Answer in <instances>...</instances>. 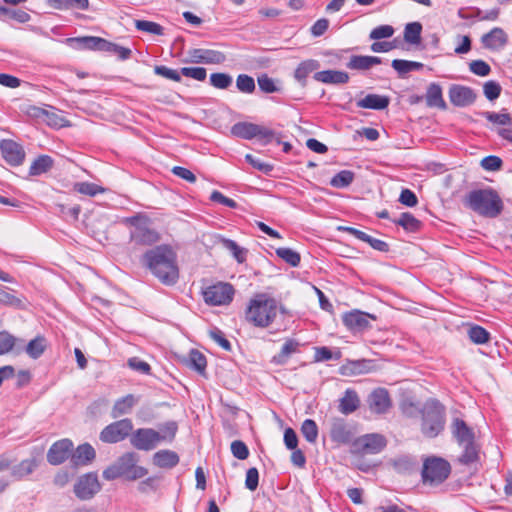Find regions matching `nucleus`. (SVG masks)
I'll return each instance as SVG.
<instances>
[{
  "instance_id": "obj_10",
  "label": "nucleus",
  "mask_w": 512,
  "mask_h": 512,
  "mask_svg": "<svg viewBox=\"0 0 512 512\" xmlns=\"http://www.w3.org/2000/svg\"><path fill=\"white\" fill-rule=\"evenodd\" d=\"M138 460L139 457L135 452L124 453L117 459L116 463L118 464L122 477L134 481L148 474V470L145 467L137 465Z\"/></svg>"
},
{
  "instance_id": "obj_58",
  "label": "nucleus",
  "mask_w": 512,
  "mask_h": 512,
  "mask_svg": "<svg viewBox=\"0 0 512 512\" xmlns=\"http://www.w3.org/2000/svg\"><path fill=\"white\" fill-rule=\"evenodd\" d=\"M469 69L473 74L481 77L488 76L491 72L490 65L484 60L471 61L469 63Z\"/></svg>"
},
{
  "instance_id": "obj_30",
  "label": "nucleus",
  "mask_w": 512,
  "mask_h": 512,
  "mask_svg": "<svg viewBox=\"0 0 512 512\" xmlns=\"http://www.w3.org/2000/svg\"><path fill=\"white\" fill-rule=\"evenodd\" d=\"M300 343L296 339H287L280 352L272 357L271 362L275 365H284L290 356L299 351Z\"/></svg>"
},
{
  "instance_id": "obj_63",
  "label": "nucleus",
  "mask_w": 512,
  "mask_h": 512,
  "mask_svg": "<svg viewBox=\"0 0 512 512\" xmlns=\"http://www.w3.org/2000/svg\"><path fill=\"white\" fill-rule=\"evenodd\" d=\"M414 466V459L408 456H401L394 461V467L398 472H409Z\"/></svg>"
},
{
  "instance_id": "obj_31",
  "label": "nucleus",
  "mask_w": 512,
  "mask_h": 512,
  "mask_svg": "<svg viewBox=\"0 0 512 512\" xmlns=\"http://www.w3.org/2000/svg\"><path fill=\"white\" fill-rule=\"evenodd\" d=\"M320 68V63L314 59L302 61L294 72V78L302 85L306 86L307 77L310 73L315 72Z\"/></svg>"
},
{
  "instance_id": "obj_34",
  "label": "nucleus",
  "mask_w": 512,
  "mask_h": 512,
  "mask_svg": "<svg viewBox=\"0 0 512 512\" xmlns=\"http://www.w3.org/2000/svg\"><path fill=\"white\" fill-rule=\"evenodd\" d=\"M54 166V160L49 155L38 156L31 164L29 169L30 176H39L47 173Z\"/></svg>"
},
{
  "instance_id": "obj_50",
  "label": "nucleus",
  "mask_w": 512,
  "mask_h": 512,
  "mask_svg": "<svg viewBox=\"0 0 512 512\" xmlns=\"http://www.w3.org/2000/svg\"><path fill=\"white\" fill-rule=\"evenodd\" d=\"M135 27L139 31L147 32L154 35L164 34V28L160 24L152 21L135 20Z\"/></svg>"
},
{
  "instance_id": "obj_60",
  "label": "nucleus",
  "mask_w": 512,
  "mask_h": 512,
  "mask_svg": "<svg viewBox=\"0 0 512 512\" xmlns=\"http://www.w3.org/2000/svg\"><path fill=\"white\" fill-rule=\"evenodd\" d=\"M502 165V159L495 155L486 156L481 160V167L486 171H498Z\"/></svg>"
},
{
  "instance_id": "obj_48",
  "label": "nucleus",
  "mask_w": 512,
  "mask_h": 512,
  "mask_svg": "<svg viewBox=\"0 0 512 512\" xmlns=\"http://www.w3.org/2000/svg\"><path fill=\"white\" fill-rule=\"evenodd\" d=\"M482 115L493 124L506 126L512 123V118L509 113L505 112V109L500 113L486 111L483 112Z\"/></svg>"
},
{
  "instance_id": "obj_62",
  "label": "nucleus",
  "mask_w": 512,
  "mask_h": 512,
  "mask_svg": "<svg viewBox=\"0 0 512 512\" xmlns=\"http://www.w3.org/2000/svg\"><path fill=\"white\" fill-rule=\"evenodd\" d=\"M394 34V28L390 25H380L370 32V39L379 40L389 38Z\"/></svg>"
},
{
  "instance_id": "obj_29",
  "label": "nucleus",
  "mask_w": 512,
  "mask_h": 512,
  "mask_svg": "<svg viewBox=\"0 0 512 512\" xmlns=\"http://www.w3.org/2000/svg\"><path fill=\"white\" fill-rule=\"evenodd\" d=\"M463 448L458 461L463 465H471L479 461L480 458V446L475 440L459 444Z\"/></svg>"
},
{
  "instance_id": "obj_56",
  "label": "nucleus",
  "mask_w": 512,
  "mask_h": 512,
  "mask_svg": "<svg viewBox=\"0 0 512 512\" xmlns=\"http://www.w3.org/2000/svg\"><path fill=\"white\" fill-rule=\"evenodd\" d=\"M105 47L106 48H105L104 52L113 53V54L117 55L120 60L129 59L131 56V53H132L131 49L120 46L116 43H112L108 40H107V45H105Z\"/></svg>"
},
{
  "instance_id": "obj_47",
  "label": "nucleus",
  "mask_w": 512,
  "mask_h": 512,
  "mask_svg": "<svg viewBox=\"0 0 512 512\" xmlns=\"http://www.w3.org/2000/svg\"><path fill=\"white\" fill-rule=\"evenodd\" d=\"M221 242L223 247L229 250L239 263H243L246 260L247 251L241 248L234 240L223 238Z\"/></svg>"
},
{
  "instance_id": "obj_61",
  "label": "nucleus",
  "mask_w": 512,
  "mask_h": 512,
  "mask_svg": "<svg viewBox=\"0 0 512 512\" xmlns=\"http://www.w3.org/2000/svg\"><path fill=\"white\" fill-rule=\"evenodd\" d=\"M154 73L156 75L162 76L164 78H167V79L175 81V82L181 81L180 73L177 70L168 68L164 65H156L154 67Z\"/></svg>"
},
{
  "instance_id": "obj_41",
  "label": "nucleus",
  "mask_w": 512,
  "mask_h": 512,
  "mask_svg": "<svg viewBox=\"0 0 512 512\" xmlns=\"http://www.w3.org/2000/svg\"><path fill=\"white\" fill-rule=\"evenodd\" d=\"M422 24L420 22L408 23L404 28V40L412 45H418L421 42Z\"/></svg>"
},
{
  "instance_id": "obj_51",
  "label": "nucleus",
  "mask_w": 512,
  "mask_h": 512,
  "mask_svg": "<svg viewBox=\"0 0 512 512\" xmlns=\"http://www.w3.org/2000/svg\"><path fill=\"white\" fill-rule=\"evenodd\" d=\"M236 87L240 92L246 94H251L256 89L253 77L247 74H240L237 76Z\"/></svg>"
},
{
  "instance_id": "obj_17",
  "label": "nucleus",
  "mask_w": 512,
  "mask_h": 512,
  "mask_svg": "<svg viewBox=\"0 0 512 512\" xmlns=\"http://www.w3.org/2000/svg\"><path fill=\"white\" fill-rule=\"evenodd\" d=\"M0 150L5 161L11 166H19L25 159V152L21 145L10 139L0 142Z\"/></svg>"
},
{
  "instance_id": "obj_27",
  "label": "nucleus",
  "mask_w": 512,
  "mask_h": 512,
  "mask_svg": "<svg viewBox=\"0 0 512 512\" xmlns=\"http://www.w3.org/2000/svg\"><path fill=\"white\" fill-rule=\"evenodd\" d=\"M390 98L384 95L367 94L364 98L357 101L359 108L384 110L389 106Z\"/></svg>"
},
{
  "instance_id": "obj_54",
  "label": "nucleus",
  "mask_w": 512,
  "mask_h": 512,
  "mask_svg": "<svg viewBox=\"0 0 512 512\" xmlns=\"http://www.w3.org/2000/svg\"><path fill=\"white\" fill-rule=\"evenodd\" d=\"M341 358V352L337 351L336 353H332V351L328 347H316L314 361L315 362H323L331 359L339 360Z\"/></svg>"
},
{
  "instance_id": "obj_11",
  "label": "nucleus",
  "mask_w": 512,
  "mask_h": 512,
  "mask_svg": "<svg viewBox=\"0 0 512 512\" xmlns=\"http://www.w3.org/2000/svg\"><path fill=\"white\" fill-rule=\"evenodd\" d=\"M101 490L97 473L89 472L80 476L74 484L75 496L83 501L92 499Z\"/></svg>"
},
{
  "instance_id": "obj_26",
  "label": "nucleus",
  "mask_w": 512,
  "mask_h": 512,
  "mask_svg": "<svg viewBox=\"0 0 512 512\" xmlns=\"http://www.w3.org/2000/svg\"><path fill=\"white\" fill-rule=\"evenodd\" d=\"M153 464L159 468L172 469L178 465L180 458L175 451L163 449L153 455Z\"/></svg>"
},
{
  "instance_id": "obj_8",
  "label": "nucleus",
  "mask_w": 512,
  "mask_h": 512,
  "mask_svg": "<svg viewBox=\"0 0 512 512\" xmlns=\"http://www.w3.org/2000/svg\"><path fill=\"white\" fill-rule=\"evenodd\" d=\"M234 292L230 283L218 282L203 290V298L211 306L227 305L233 300Z\"/></svg>"
},
{
  "instance_id": "obj_2",
  "label": "nucleus",
  "mask_w": 512,
  "mask_h": 512,
  "mask_svg": "<svg viewBox=\"0 0 512 512\" xmlns=\"http://www.w3.org/2000/svg\"><path fill=\"white\" fill-rule=\"evenodd\" d=\"M178 431L176 421H167L162 424L159 431L153 428H139L130 436L131 445L137 450H154L161 442L172 443Z\"/></svg>"
},
{
  "instance_id": "obj_23",
  "label": "nucleus",
  "mask_w": 512,
  "mask_h": 512,
  "mask_svg": "<svg viewBox=\"0 0 512 512\" xmlns=\"http://www.w3.org/2000/svg\"><path fill=\"white\" fill-rule=\"evenodd\" d=\"M313 78L324 84H346L349 81V74L345 71L324 70L314 73Z\"/></svg>"
},
{
  "instance_id": "obj_44",
  "label": "nucleus",
  "mask_w": 512,
  "mask_h": 512,
  "mask_svg": "<svg viewBox=\"0 0 512 512\" xmlns=\"http://www.w3.org/2000/svg\"><path fill=\"white\" fill-rule=\"evenodd\" d=\"M301 433L309 443H315L318 438V426L312 419H306L301 425Z\"/></svg>"
},
{
  "instance_id": "obj_37",
  "label": "nucleus",
  "mask_w": 512,
  "mask_h": 512,
  "mask_svg": "<svg viewBox=\"0 0 512 512\" xmlns=\"http://www.w3.org/2000/svg\"><path fill=\"white\" fill-rule=\"evenodd\" d=\"M393 222L401 226L405 231L411 233L418 232L422 228V222L409 212H403L400 217L393 220Z\"/></svg>"
},
{
  "instance_id": "obj_19",
  "label": "nucleus",
  "mask_w": 512,
  "mask_h": 512,
  "mask_svg": "<svg viewBox=\"0 0 512 512\" xmlns=\"http://www.w3.org/2000/svg\"><path fill=\"white\" fill-rule=\"evenodd\" d=\"M66 42L78 49L104 51L107 40L96 36L67 38Z\"/></svg>"
},
{
  "instance_id": "obj_64",
  "label": "nucleus",
  "mask_w": 512,
  "mask_h": 512,
  "mask_svg": "<svg viewBox=\"0 0 512 512\" xmlns=\"http://www.w3.org/2000/svg\"><path fill=\"white\" fill-rule=\"evenodd\" d=\"M259 484V472L257 468H249L246 472L245 486L250 491H255Z\"/></svg>"
},
{
  "instance_id": "obj_59",
  "label": "nucleus",
  "mask_w": 512,
  "mask_h": 512,
  "mask_svg": "<svg viewBox=\"0 0 512 512\" xmlns=\"http://www.w3.org/2000/svg\"><path fill=\"white\" fill-rule=\"evenodd\" d=\"M231 452L232 455L239 460H245L249 456V449L241 440H234L231 443Z\"/></svg>"
},
{
  "instance_id": "obj_24",
  "label": "nucleus",
  "mask_w": 512,
  "mask_h": 512,
  "mask_svg": "<svg viewBox=\"0 0 512 512\" xmlns=\"http://www.w3.org/2000/svg\"><path fill=\"white\" fill-rule=\"evenodd\" d=\"M426 105L431 108L446 110L447 104L443 99L442 87L438 83H430L425 95Z\"/></svg>"
},
{
  "instance_id": "obj_6",
  "label": "nucleus",
  "mask_w": 512,
  "mask_h": 512,
  "mask_svg": "<svg viewBox=\"0 0 512 512\" xmlns=\"http://www.w3.org/2000/svg\"><path fill=\"white\" fill-rule=\"evenodd\" d=\"M123 223L130 228L129 239L134 246H151L160 239L159 233L151 228L150 219L143 213L126 217Z\"/></svg>"
},
{
  "instance_id": "obj_13",
  "label": "nucleus",
  "mask_w": 512,
  "mask_h": 512,
  "mask_svg": "<svg viewBox=\"0 0 512 512\" xmlns=\"http://www.w3.org/2000/svg\"><path fill=\"white\" fill-rule=\"evenodd\" d=\"M370 320H376V317L360 310H352L342 316L345 327L353 332H362L370 328Z\"/></svg>"
},
{
  "instance_id": "obj_55",
  "label": "nucleus",
  "mask_w": 512,
  "mask_h": 512,
  "mask_svg": "<svg viewBox=\"0 0 512 512\" xmlns=\"http://www.w3.org/2000/svg\"><path fill=\"white\" fill-rule=\"evenodd\" d=\"M210 338L221 346L225 351L230 352L232 345L230 341L225 337L224 333L217 327L209 330Z\"/></svg>"
},
{
  "instance_id": "obj_39",
  "label": "nucleus",
  "mask_w": 512,
  "mask_h": 512,
  "mask_svg": "<svg viewBox=\"0 0 512 512\" xmlns=\"http://www.w3.org/2000/svg\"><path fill=\"white\" fill-rule=\"evenodd\" d=\"M46 347L45 337L38 335L28 342L25 351L32 359H38L45 352Z\"/></svg>"
},
{
  "instance_id": "obj_53",
  "label": "nucleus",
  "mask_w": 512,
  "mask_h": 512,
  "mask_svg": "<svg viewBox=\"0 0 512 512\" xmlns=\"http://www.w3.org/2000/svg\"><path fill=\"white\" fill-rule=\"evenodd\" d=\"M180 76L192 78L197 81H204L207 77V70L204 67H182Z\"/></svg>"
},
{
  "instance_id": "obj_36",
  "label": "nucleus",
  "mask_w": 512,
  "mask_h": 512,
  "mask_svg": "<svg viewBox=\"0 0 512 512\" xmlns=\"http://www.w3.org/2000/svg\"><path fill=\"white\" fill-rule=\"evenodd\" d=\"M258 125L248 122H238L231 128V133L239 138L252 139L257 136Z\"/></svg>"
},
{
  "instance_id": "obj_3",
  "label": "nucleus",
  "mask_w": 512,
  "mask_h": 512,
  "mask_svg": "<svg viewBox=\"0 0 512 512\" xmlns=\"http://www.w3.org/2000/svg\"><path fill=\"white\" fill-rule=\"evenodd\" d=\"M278 313L277 301L266 293H258L249 300L245 320L259 328L269 327Z\"/></svg>"
},
{
  "instance_id": "obj_43",
  "label": "nucleus",
  "mask_w": 512,
  "mask_h": 512,
  "mask_svg": "<svg viewBox=\"0 0 512 512\" xmlns=\"http://www.w3.org/2000/svg\"><path fill=\"white\" fill-rule=\"evenodd\" d=\"M276 255L284 260L286 263H288L292 267H297L300 264L301 257L298 252L291 248H277L275 251Z\"/></svg>"
},
{
  "instance_id": "obj_57",
  "label": "nucleus",
  "mask_w": 512,
  "mask_h": 512,
  "mask_svg": "<svg viewBox=\"0 0 512 512\" xmlns=\"http://www.w3.org/2000/svg\"><path fill=\"white\" fill-rule=\"evenodd\" d=\"M16 338L7 331H0V355L9 353L15 346Z\"/></svg>"
},
{
  "instance_id": "obj_52",
  "label": "nucleus",
  "mask_w": 512,
  "mask_h": 512,
  "mask_svg": "<svg viewBox=\"0 0 512 512\" xmlns=\"http://www.w3.org/2000/svg\"><path fill=\"white\" fill-rule=\"evenodd\" d=\"M502 91L501 85L495 80H489L483 85V93L489 101L496 100Z\"/></svg>"
},
{
  "instance_id": "obj_42",
  "label": "nucleus",
  "mask_w": 512,
  "mask_h": 512,
  "mask_svg": "<svg viewBox=\"0 0 512 512\" xmlns=\"http://www.w3.org/2000/svg\"><path fill=\"white\" fill-rule=\"evenodd\" d=\"M355 174L350 170H342L335 174L331 180L330 185L334 188H346L354 181Z\"/></svg>"
},
{
  "instance_id": "obj_14",
  "label": "nucleus",
  "mask_w": 512,
  "mask_h": 512,
  "mask_svg": "<svg viewBox=\"0 0 512 512\" xmlns=\"http://www.w3.org/2000/svg\"><path fill=\"white\" fill-rule=\"evenodd\" d=\"M448 96L450 102L456 107H468L477 99V94L471 87L461 84L450 85Z\"/></svg>"
},
{
  "instance_id": "obj_15",
  "label": "nucleus",
  "mask_w": 512,
  "mask_h": 512,
  "mask_svg": "<svg viewBox=\"0 0 512 512\" xmlns=\"http://www.w3.org/2000/svg\"><path fill=\"white\" fill-rule=\"evenodd\" d=\"M352 426L344 418L333 417L330 420V438L338 444H348L353 440Z\"/></svg>"
},
{
  "instance_id": "obj_25",
  "label": "nucleus",
  "mask_w": 512,
  "mask_h": 512,
  "mask_svg": "<svg viewBox=\"0 0 512 512\" xmlns=\"http://www.w3.org/2000/svg\"><path fill=\"white\" fill-rule=\"evenodd\" d=\"M360 407V398L354 389H346L343 396L339 399L338 410L349 415Z\"/></svg>"
},
{
  "instance_id": "obj_40",
  "label": "nucleus",
  "mask_w": 512,
  "mask_h": 512,
  "mask_svg": "<svg viewBox=\"0 0 512 512\" xmlns=\"http://www.w3.org/2000/svg\"><path fill=\"white\" fill-rule=\"evenodd\" d=\"M188 366L199 374L204 375L207 366L205 355L196 349H192L188 356Z\"/></svg>"
},
{
  "instance_id": "obj_4",
  "label": "nucleus",
  "mask_w": 512,
  "mask_h": 512,
  "mask_svg": "<svg viewBox=\"0 0 512 512\" xmlns=\"http://www.w3.org/2000/svg\"><path fill=\"white\" fill-rule=\"evenodd\" d=\"M463 203L465 207L487 218L497 217L504 207L498 192L490 187L470 191L464 197Z\"/></svg>"
},
{
  "instance_id": "obj_49",
  "label": "nucleus",
  "mask_w": 512,
  "mask_h": 512,
  "mask_svg": "<svg viewBox=\"0 0 512 512\" xmlns=\"http://www.w3.org/2000/svg\"><path fill=\"white\" fill-rule=\"evenodd\" d=\"M232 82V76L227 73L217 72L210 75V84L217 89H227Z\"/></svg>"
},
{
  "instance_id": "obj_20",
  "label": "nucleus",
  "mask_w": 512,
  "mask_h": 512,
  "mask_svg": "<svg viewBox=\"0 0 512 512\" xmlns=\"http://www.w3.org/2000/svg\"><path fill=\"white\" fill-rule=\"evenodd\" d=\"M483 46L490 50H498L508 43V36L500 27H495L481 37Z\"/></svg>"
},
{
  "instance_id": "obj_28",
  "label": "nucleus",
  "mask_w": 512,
  "mask_h": 512,
  "mask_svg": "<svg viewBox=\"0 0 512 512\" xmlns=\"http://www.w3.org/2000/svg\"><path fill=\"white\" fill-rule=\"evenodd\" d=\"M452 434L458 445L475 440L473 430L460 418H455L452 423Z\"/></svg>"
},
{
  "instance_id": "obj_22",
  "label": "nucleus",
  "mask_w": 512,
  "mask_h": 512,
  "mask_svg": "<svg viewBox=\"0 0 512 512\" xmlns=\"http://www.w3.org/2000/svg\"><path fill=\"white\" fill-rule=\"evenodd\" d=\"M96 457L95 449L89 443L79 445L72 450L71 463L74 466H87L93 462Z\"/></svg>"
},
{
  "instance_id": "obj_38",
  "label": "nucleus",
  "mask_w": 512,
  "mask_h": 512,
  "mask_svg": "<svg viewBox=\"0 0 512 512\" xmlns=\"http://www.w3.org/2000/svg\"><path fill=\"white\" fill-rule=\"evenodd\" d=\"M37 467L38 462L35 458L25 459L12 468L11 475L16 479H22L30 475Z\"/></svg>"
},
{
  "instance_id": "obj_46",
  "label": "nucleus",
  "mask_w": 512,
  "mask_h": 512,
  "mask_svg": "<svg viewBox=\"0 0 512 512\" xmlns=\"http://www.w3.org/2000/svg\"><path fill=\"white\" fill-rule=\"evenodd\" d=\"M469 339L475 344L487 343L490 339V333L479 325H474L468 330Z\"/></svg>"
},
{
  "instance_id": "obj_45",
  "label": "nucleus",
  "mask_w": 512,
  "mask_h": 512,
  "mask_svg": "<svg viewBox=\"0 0 512 512\" xmlns=\"http://www.w3.org/2000/svg\"><path fill=\"white\" fill-rule=\"evenodd\" d=\"M74 190L80 194L87 196H96L103 193L105 189L97 184L91 182H77L74 184Z\"/></svg>"
},
{
  "instance_id": "obj_35",
  "label": "nucleus",
  "mask_w": 512,
  "mask_h": 512,
  "mask_svg": "<svg viewBox=\"0 0 512 512\" xmlns=\"http://www.w3.org/2000/svg\"><path fill=\"white\" fill-rule=\"evenodd\" d=\"M135 404V397L132 394H128L115 402L111 416L113 418H118L122 415L128 414Z\"/></svg>"
},
{
  "instance_id": "obj_33",
  "label": "nucleus",
  "mask_w": 512,
  "mask_h": 512,
  "mask_svg": "<svg viewBox=\"0 0 512 512\" xmlns=\"http://www.w3.org/2000/svg\"><path fill=\"white\" fill-rule=\"evenodd\" d=\"M366 453H378L386 446V440L379 434H369L359 440Z\"/></svg>"
},
{
  "instance_id": "obj_21",
  "label": "nucleus",
  "mask_w": 512,
  "mask_h": 512,
  "mask_svg": "<svg viewBox=\"0 0 512 512\" xmlns=\"http://www.w3.org/2000/svg\"><path fill=\"white\" fill-rule=\"evenodd\" d=\"M373 367L374 364L372 360H350L343 364L339 371L343 376H356L371 372Z\"/></svg>"
},
{
  "instance_id": "obj_9",
  "label": "nucleus",
  "mask_w": 512,
  "mask_h": 512,
  "mask_svg": "<svg viewBox=\"0 0 512 512\" xmlns=\"http://www.w3.org/2000/svg\"><path fill=\"white\" fill-rule=\"evenodd\" d=\"M133 430V423L131 419L124 418L107 425L99 435V438L104 443H118L126 439Z\"/></svg>"
},
{
  "instance_id": "obj_16",
  "label": "nucleus",
  "mask_w": 512,
  "mask_h": 512,
  "mask_svg": "<svg viewBox=\"0 0 512 512\" xmlns=\"http://www.w3.org/2000/svg\"><path fill=\"white\" fill-rule=\"evenodd\" d=\"M73 442L70 439H61L51 445L47 452V461L51 465H60L71 458Z\"/></svg>"
},
{
  "instance_id": "obj_18",
  "label": "nucleus",
  "mask_w": 512,
  "mask_h": 512,
  "mask_svg": "<svg viewBox=\"0 0 512 512\" xmlns=\"http://www.w3.org/2000/svg\"><path fill=\"white\" fill-rule=\"evenodd\" d=\"M367 402L370 410L377 414H384L391 407V398L385 388L373 390L369 394Z\"/></svg>"
},
{
  "instance_id": "obj_1",
  "label": "nucleus",
  "mask_w": 512,
  "mask_h": 512,
  "mask_svg": "<svg viewBox=\"0 0 512 512\" xmlns=\"http://www.w3.org/2000/svg\"><path fill=\"white\" fill-rule=\"evenodd\" d=\"M142 264L165 285H173L179 278L176 253L168 245L147 250L142 256Z\"/></svg>"
},
{
  "instance_id": "obj_5",
  "label": "nucleus",
  "mask_w": 512,
  "mask_h": 512,
  "mask_svg": "<svg viewBox=\"0 0 512 512\" xmlns=\"http://www.w3.org/2000/svg\"><path fill=\"white\" fill-rule=\"evenodd\" d=\"M421 432L425 437H437L445 427L446 408L436 398H429L421 410Z\"/></svg>"
},
{
  "instance_id": "obj_32",
  "label": "nucleus",
  "mask_w": 512,
  "mask_h": 512,
  "mask_svg": "<svg viewBox=\"0 0 512 512\" xmlns=\"http://www.w3.org/2000/svg\"><path fill=\"white\" fill-rule=\"evenodd\" d=\"M381 58L377 56L353 55L347 63V68L353 70H369L372 66L381 64Z\"/></svg>"
},
{
  "instance_id": "obj_12",
  "label": "nucleus",
  "mask_w": 512,
  "mask_h": 512,
  "mask_svg": "<svg viewBox=\"0 0 512 512\" xmlns=\"http://www.w3.org/2000/svg\"><path fill=\"white\" fill-rule=\"evenodd\" d=\"M226 61V55L218 50L194 48L188 51V58L184 63L195 64H222Z\"/></svg>"
},
{
  "instance_id": "obj_7",
  "label": "nucleus",
  "mask_w": 512,
  "mask_h": 512,
  "mask_svg": "<svg viewBox=\"0 0 512 512\" xmlns=\"http://www.w3.org/2000/svg\"><path fill=\"white\" fill-rule=\"evenodd\" d=\"M451 466L448 461L440 457H429L424 461L421 476L423 483L439 485L450 475Z\"/></svg>"
}]
</instances>
